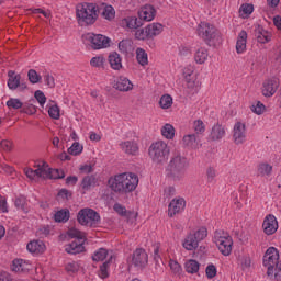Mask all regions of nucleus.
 I'll list each match as a JSON object with an SVG mask.
<instances>
[{"mask_svg":"<svg viewBox=\"0 0 281 281\" xmlns=\"http://www.w3.org/2000/svg\"><path fill=\"white\" fill-rule=\"evenodd\" d=\"M245 49H247V31H241L237 37L236 52L243 54Z\"/></svg>","mask_w":281,"mask_h":281,"instance_id":"obj_29","label":"nucleus"},{"mask_svg":"<svg viewBox=\"0 0 281 281\" xmlns=\"http://www.w3.org/2000/svg\"><path fill=\"white\" fill-rule=\"evenodd\" d=\"M100 14L105 19L106 21H113L115 19V9L113 5H109L106 3H102L99 5Z\"/></svg>","mask_w":281,"mask_h":281,"instance_id":"obj_24","label":"nucleus"},{"mask_svg":"<svg viewBox=\"0 0 281 281\" xmlns=\"http://www.w3.org/2000/svg\"><path fill=\"white\" fill-rule=\"evenodd\" d=\"M132 265L138 269H144L148 265V254L143 248H137L132 257Z\"/></svg>","mask_w":281,"mask_h":281,"instance_id":"obj_11","label":"nucleus"},{"mask_svg":"<svg viewBox=\"0 0 281 281\" xmlns=\"http://www.w3.org/2000/svg\"><path fill=\"white\" fill-rule=\"evenodd\" d=\"M48 115L52 117V120H58L60 117V108L57 105H52L48 109Z\"/></svg>","mask_w":281,"mask_h":281,"instance_id":"obj_52","label":"nucleus"},{"mask_svg":"<svg viewBox=\"0 0 281 281\" xmlns=\"http://www.w3.org/2000/svg\"><path fill=\"white\" fill-rule=\"evenodd\" d=\"M108 60L111 69H114V71L122 69V56L117 52L110 53Z\"/></svg>","mask_w":281,"mask_h":281,"instance_id":"obj_23","label":"nucleus"},{"mask_svg":"<svg viewBox=\"0 0 281 281\" xmlns=\"http://www.w3.org/2000/svg\"><path fill=\"white\" fill-rule=\"evenodd\" d=\"M123 151L126 153V155H137L139 151V146H137V143L133 140L123 142L120 144Z\"/></svg>","mask_w":281,"mask_h":281,"instance_id":"obj_27","label":"nucleus"},{"mask_svg":"<svg viewBox=\"0 0 281 281\" xmlns=\"http://www.w3.org/2000/svg\"><path fill=\"white\" fill-rule=\"evenodd\" d=\"M247 138L245 124L241 122H237L234 125L233 130V139L235 144H245V139Z\"/></svg>","mask_w":281,"mask_h":281,"instance_id":"obj_13","label":"nucleus"},{"mask_svg":"<svg viewBox=\"0 0 281 281\" xmlns=\"http://www.w3.org/2000/svg\"><path fill=\"white\" fill-rule=\"evenodd\" d=\"M119 50L122 54H128L131 52V41L128 40H123L119 43Z\"/></svg>","mask_w":281,"mask_h":281,"instance_id":"obj_50","label":"nucleus"},{"mask_svg":"<svg viewBox=\"0 0 281 281\" xmlns=\"http://www.w3.org/2000/svg\"><path fill=\"white\" fill-rule=\"evenodd\" d=\"M209 137L212 142H221L225 137V127L218 123L213 125Z\"/></svg>","mask_w":281,"mask_h":281,"instance_id":"obj_21","label":"nucleus"},{"mask_svg":"<svg viewBox=\"0 0 281 281\" xmlns=\"http://www.w3.org/2000/svg\"><path fill=\"white\" fill-rule=\"evenodd\" d=\"M34 98H35V100H37V102L41 104V106H43L45 104V102H47V97H45V93L41 90L35 91Z\"/></svg>","mask_w":281,"mask_h":281,"instance_id":"obj_53","label":"nucleus"},{"mask_svg":"<svg viewBox=\"0 0 281 281\" xmlns=\"http://www.w3.org/2000/svg\"><path fill=\"white\" fill-rule=\"evenodd\" d=\"M69 238H77L78 241H72L65 247L67 254L76 256V254H82L85 251V233L78 231V228H69L67 231Z\"/></svg>","mask_w":281,"mask_h":281,"instance_id":"obj_5","label":"nucleus"},{"mask_svg":"<svg viewBox=\"0 0 281 281\" xmlns=\"http://www.w3.org/2000/svg\"><path fill=\"white\" fill-rule=\"evenodd\" d=\"M161 135L162 137H166V139H173L175 138V126L171 124H165V126L161 128Z\"/></svg>","mask_w":281,"mask_h":281,"instance_id":"obj_39","label":"nucleus"},{"mask_svg":"<svg viewBox=\"0 0 281 281\" xmlns=\"http://www.w3.org/2000/svg\"><path fill=\"white\" fill-rule=\"evenodd\" d=\"M169 267L173 273H181V265L179 262L171 260Z\"/></svg>","mask_w":281,"mask_h":281,"instance_id":"obj_60","label":"nucleus"},{"mask_svg":"<svg viewBox=\"0 0 281 281\" xmlns=\"http://www.w3.org/2000/svg\"><path fill=\"white\" fill-rule=\"evenodd\" d=\"M160 109H170L172 106V97L170 94H164L159 100Z\"/></svg>","mask_w":281,"mask_h":281,"instance_id":"obj_42","label":"nucleus"},{"mask_svg":"<svg viewBox=\"0 0 281 281\" xmlns=\"http://www.w3.org/2000/svg\"><path fill=\"white\" fill-rule=\"evenodd\" d=\"M26 249L30 254H43V251H45V243H43V240L30 241L26 245Z\"/></svg>","mask_w":281,"mask_h":281,"instance_id":"obj_28","label":"nucleus"},{"mask_svg":"<svg viewBox=\"0 0 281 281\" xmlns=\"http://www.w3.org/2000/svg\"><path fill=\"white\" fill-rule=\"evenodd\" d=\"M273 170V167L269 164L261 162L257 167V175L259 177H265L271 175V171Z\"/></svg>","mask_w":281,"mask_h":281,"instance_id":"obj_37","label":"nucleus"},{"mask_svg":"<svg viewBox=\"0 0 281 281\" xmlns=\"http://www.w3.org/2000/svg\"><path fill=\"white\" fill-rule=\"evenodd\" d=\"M193 128H194V135H203V133H205V124L201 121V120H198V121H194L193 123Z\"/></svg>","mask_w":281,"mask_h":281,"instance_id":"obj_46","label":"nucleus"},{"mask_svg":"<svg viewBox=\"0 0 281 281\" xmlns=\"http://www.w3.org/2000/svg\"><path fill=\"white\" fill-rule=\"evenodd\" d=\"M146 38H150L148 37V30L145 27L144 29H138L135 31V40L136 41H146Z\"/></svg>","mask_w":281,"mask_h":281,"instance_id":"obj_51","label":"nucleus"},{"mask_svg":"<svg viewBox=\"0 0 281 281\" xmlns=\"http://www.w3.org/2000/svg\"><path fill=\"white\" fill-rule=\"evenodd\" d=\"M44 82L49 87V89H54L56 87V81L54 79V76L47 74L44 76Z\"/></svg>","mask_w":281,"mask_h":281,"instance_id":"obj_58","label":"nucleus"},{"mask_svg":"<svg viewBox=\"0 0 281 281\" xmlns=\"http://www.w3.org/2000/svg\"><path fill=\"white\" fill-rule=\"evenodd\" d=\"M279 260L280 252L278 251V248H268L263 256V267H268L267 276H273V269H276V265Z\"/></svg>","mask_w":281,"mask_h":281,"instance_id":"obj_10","label":"nucleus"},{"mask_svg":"<svg viewBox=\"0 0 281 281\" xmlns=\"http://www.w3.org/2000/svg\"><path fill=\"white\" fill-rule=\"evenodd\" d=\"M214 243L222 256H229L232 254V245H234V240L227 233L215 231Z\"/></svg>","mask_w":281,"mask_h":281,"instance_id":"obj_7","label":"nucleus"},{"mask_svg":"<svg viewBox=\"0 0 281 281\" xmlns=\"http://www.w3.org/2000/svg\"><path fill=\"white\" fill-rule=\"evenodd\" d=\"M82 150H85V147L82 145H80L78 142H75L68 148V155H72L74 157H77V155L82 154Z\"/></svg>","mask_w":281,"mask_h":281,"instance_id":"obj_43","label":"nucleus"},{"mask_svg":"<svg viewBox=\"0 0 281 281\" xmlns=\"http://www.w3.org/2000/svg\"><path fill=\"white\" fill-rule=\"evenodd\" d=\"M239 12H240V16H243V19H246V16H249V14L254 13V4H249V3L241 4V7L239 8Z\"/></svg>","mask_w":281,"mask_h":281,"instance_id":"obj_44","label":"nucleus"},{"mask_svg":"<svg viewBox=\"0 0 281 281\" xmlns=\"http://www.w3.org/2000/svg\"><path fill=\"white\" fill-rule=\"evenodd\" d=\"M255 36L258 43H261V44L269 43L271 41V33H269V31L265 30L260 25H258L255 29Z\"/></svg>","mask_w":281,"mask_h":281,"instance_id":"obj_22","label":"nucleus"},{"mask_svg":"<svg viewBox=\"0 0 281 281\" xmlns=\"http://www.w3.org/2000/svg\"><path fill=\"white\" fill-rule=\"evenodd\" d=\"M34 99H31L29 103L24 105V113H29L30 115H34L36 113V106H34Z\"/></svg>","mask_w":281,"mask_h":281,"instance_id":"obj_57","label":"nucleus"},{"mask_svg":"<svg viewBox=\"0 0 281 281\" xmlns=\"http://www.w3.org/2000/svg\"><path fill=\"white\" fill-rule=\"evenodd\" d=\"M112 262H113V255L110 256L109 260H106L105 262H103V263L100 266V269H99V277H100L102 280H106V278H109V267L111 266Z\"/></svg>","mask_w":281,"mask_h":281,"instance_id":"obj_33","label":"nucleus"},{"mask_svg":"<svg viewBox=\"0 0 281 281\" xmlns=\"http://www.w3.org/2000/svg\"><path fill=\"white\" fill-rule=\"evenodd\" d=\"M263 232L267 234V236H271L278 232V220H276V216L272 214H269L263 220Z\"/></svg>","mask_w":281,"mask_h":281,"instance_id":"obj_12","label":"nucleus"},{"mask_svg":"<svg viewBox=\"0 0 281 281\" xmlns=\"http://www.w3.org/2000/svg\"><path fill=\"white\" fill-rule=\"evenodd\" d=\"M205 273H206V278H209V280H212V278H216V273H217L216 266L209 265L206 267Z\"/></svg>","mask_w":281,"mask_h":281,"instance_id":"obj_56","label":"nucleus"},{"mask_svg":"<svg viewBox=\"0 0 281 281\" xmlns=\"http://www.w3.org/2000/svg\"><path fill=\"white\" fill-rule=\"evenodd\" d=\"M252 113H256V115H262L266 111V106L262 104V102L257 101L255 104L250 106Z\"/></svg>","mask_w":281,"mask_h":281,"instance_id":"obj_48","label":"nucleus"},{"mask_svg":"<svg viewBox=\"0 0 281 281\" xmlns=\"http://www.w3.org/2000/svg\"><path fill=\"white\" fill-rule=\"evenodd\" d=\"M106 256H109V250H106V248H99L92 256V260L94 262H102L106 260Z\"/></svg>","mask_w":281,"mask_h":281,"instance_id":"obj_38","label":"nucleus"},{"mask_svg":"<svg viewBox=\"0 0 281 281\" xmlns=\"http://www.w3.org/2000/svg\"><path fill=\"white\" fill-rule=\"evenodd\" d=\"M196 240L201 243V240H205L207 238V228L206 227H200L195 233H193Z\"/></svg>","mask_w":281,"mask_h":281,"instance_id":"obj_49","label":"nucleus"},{"mask_svg":"<svg viewBox=\"0 0 281 281\" xmlns=\"http://www.w3.org/2000/svg\"><path fill=\"white\" fill-rule=\"evenodd\" d=\"M182 246L184 247V249H187V251H194V249L199 247V241L196 240L195 236L192 233H190L186 237Z\"/></svg>","mask_w":281,"mask_h":281,"instance_id":"obj_30","label":"nucleus"},{"mask_svg":"<svg viewBox=\"0 0 281 281\" xmlns=\"http://www.w3.org/2000/svg\"><path fill=\"white\" fill-rule=\"evenodd\" d=\"M77 221L80 225H86L87 227H98L101 221L100 213L93 209H81L78 212Z\"/></svg>","mask_w":281,"mask_h":281,"instance_id":"obj_6","label":"nucleus"},{"mask_svg":"<svg viewBox=\"0 0 281 281\" xmlns=\"http://www.w3.org/2000/svg\"><path fill=\"white\" fill-rule=\"evenodd\" d=\"M27 78H29V81L31 82V85H38V82H41V80H43V77L41 75H38V72H36L35 69H30L27 71Z\"/></svg>","mask_w":281,"mask_h":281,"instance_id":"obj_41","label":"nucleus"},{"mask_svg":"<svg viewBox=\"0 0 281 281\" xmlns=\"http://www.w3.org/2000/svg\"><path fill=\"white\" fill-rule=\"evenodd\" d=\"M194 59L199 65H203V63L207 60V49L199 48L195 53Z\"/></svg>","mask_w":281,"mask_h":281,"instance_id":"obj_40","label":"nucleus"},{"mask_svg":"<svg viewBox=\"0 0 281 281\" xmlns=\"http://www.w3.org/2000/svg\"><path fill=\"white\" fill-rule=\"evenodd\" d=\"M0 146L7 153H10V150H12V142L10 140H1Z\"/></svg>","mask_w":281,"mask_h":281,"instance_id":"obj_64","label":"nucleus"},{"mask_svg":"<svg viewBox=\"0 0 281 281\" xmlns=\"http://www.w3.org/2000/svg\"><path fill=\"white\" fill-rule=\"evenodd\" d=\"M116 91H131L133 89V83L126 77H120L113 85Z\"/></svg>","mask_w":281,"mask_h":281,"instance_id":"obj_26","label":"nucleus"},{"mask_svg":"<svg viewBox=\"0 0 281 281\" xmlns=\"http://www.w3.org/2000/svg\"><path fill=\"white\" fill-rule=\"evenodd\" d=\"M121 27H127L128 30H138L144 23L137 16H127L120 22Z\"/></svg>","mask_w":281,"mask_h":281,"instance_id":"obj_17","label":"nucleus"},{"mask_svg":"<svg viewBox=\"0 0 281 281\" xmlns=\"http://www.w3.org/2000/svg\"><path fill=\"white\" fill-rule=\"evenodd\" d=\"M138 184L139 178L135 173H121L108 180V186L111 190H113V192H119L120 194L133 192Z\"/></svg>","mask_w":281,"mask_h":281,"instance_id":"obj_2","label":"nucleus"},{"mask_svg":"<svg viewBox=\"0 0 281 281\" xmlns=\"http://www.w3.org/2000/svg\"><path fill=\"white\" fill-rule=\"evenodd\" d=\"M136 60L142 67H146L148 65V54L144 48H137L136 49Z\"/></svg>","mask_w":281,"mask_h":281,"instance_id":"obj_35","label":"nucleus"},{"mask_svg":"<svg viewBox=\"0 0 281 281\" xmlns=\"http://www.w3.org/2000/svg\"><path fill=\"white\" fill-rule=\"evenodd\" d=\"M33 173L35 178L37 177L38 179H47V169L43 167H37V169L33 170Z\"/></svg>","mask_w":281,"mask_h":281,"instance_id":"obj_54","label":"nucleus"},{"mask_svg":"<svg viewBox=\"0 0 281 281\" xmlns=\"http://www.w3.org/2000/svg\"><path fill=\"white\" fill-rule=\"evenodd\" d=\"M198 34L201 36L204 41L210 43L211 41H220L221 40V33L216 27L210 23L202 22L198 27Z\"/></svg>","mask_w":281,"mask_h":281,"instance_id":"obj_9","label":"nucleus"},{"mask_svg":"<svg viewBox=\"0 0 281 281\" xmlns=\"http://www.w3.org/2000/svg\"><path fill=\"white\" fill-rule=\"evenodd\" d=\"M57 196H60L61 199H66L68 201V199H71V191L67 189H61L59 190Z\"/></svg>","mask_w":281,"mask_h":281,"instance_id":"obj_63","label":"nucleus"},{"mask_svg":"<svg viewBox=\"0 0 281 281\" xmlns=\"http://www.w3.org/2000/svg\"><path fill=\"white\" fill-rule=\"evenodd\" d=\"M82 38L83 43L90 45L92 49H104L111 46V40L102 34L87 33Z\"/></svg>","mask_w":281,"mask_h":281,"instance_id":"obj_8","label":"nucleus"},{"mask_svg":"<svg viewBox=\"0 0 281 281\" xmlns=\"http://www.w3.org/2000/svg\"><path fill=\"white\" fill-rule=\"evenodd\" d=\"M30 263L25 262L23 259H14L11 265V271L15 273H27L30 271Z\"/></svg>","mask_w":281,"mask_h":281,"instance_id":"obj_20","label":"nucleus"},{"mask_svg":"<svg viewBox=\"0 0 281 281\" xmlns=\"http://www.w3.org/2000/svg\"><path fill=\"white\" fill-rule=\"evenodd\" d=\"M186 210V200L183 198L173 199L168 206V215L170 217L179 214V212H183Z\"/></svg>","mask_w":281,"mask_h":281,"instance_id":"obj_16","label":"nucleus"},{"mask_svg":"<svg viewBox=\"0 0 281 281\" xmlns=\"http://www.w3.org/2000/svg\"><path fill=\"white\" fill-rule=\"evenodd\" d=\"M148 155L154 164L164 166L170 157V147L164 140L155 142L149 146Z\"/></svg>","mask_w":281,"mask_h":281,"instance_id":"obj_4","label":"nucleus"},{"mask_svg":"<svg viewBox=\"0 0 281 281\" xmlns=\"http://www.w3.org/2000/svg\"><path fill=\"white\" fill-rule=\"evenodd\" d=\"M7 106L9 109H15V110L23 109V102H21V100L19 99L11 98L7 101Z\"/></svg>","mask_w":281,"mask_h":281,"instance_id":"obj_47","label":"nucleus"},{"mask_svg":"<svg viewBox=\"0 0 281 281\" xmlns=\"http://www.w3.org/2000/svg\"><path fill=\"white\" fill-rule=\"evenodd\" d=\"M148 38H155V36H159L161 32H164V25L161 23H151L146 26Z\"/></svg>","mask_w":281,"mask_h":281,"instance_id":"obj_31","label":"nucleus"},{"mask_svg":"<svg viewBox=\"0 0 281 281\" xmlns=\"http://www.w3.org/2000/svg\"><path fill=\"white\" fill-rule=\"evenodd\" d=\"M46 179H65V171L63 169H46Z\"/></svg>","mask_w":281,"mask_h":281,"instance_id":"obj_36","label":"nucleus"},{"mask_svg":"<svg viewBox=\"0 0 281 281\" xmlns=\"http://www.w3.org/2000/svg\"><path fill=\"white\" fill-rule=\"evenodd\" d=\"M99 183L98 177L95 175H88L81 180V189L83 192H89L93 190Z\"/></svg>","mask_w":281,"mask_h":281,"instance_id":"obj_18","label":"nucleus"},{"mask_svg":"<svg viewBox=\"0 0 281 281\" xmlns=\"http://www.w3.org/2000/svg\"><path fill=\"white\" fill-rule=\"evenodd\" d=\"M114 211L116 214H120V216H125V214H128V210H126V207L120 203L114 204Z\"/></svg>","mask_w":281,"mask_h":281,"instance_id":"obj_59","label":"nucleus"},{"mask_svg":"<svg viewBox=\"0 0 281 281\" xmlns=\"http://www.w3.org/2000/svg\"><path fill=\"white\" fill-rule=\"evenodd\" d=\"M8 87L11 91H16L19 89V85H21V75L18 74L14 70H9L8 71Z\"/></svg>","mask_w":281,"mask_h":281,"instance_id":"obj_19","label":"nucleus"},{"mask_svg":"<svg viewBox=\"0 0 281 281\" xmlns=\"http://www.w3.org/2000/svg\"><path fill=\"white\" fill-rule=\"evenodd\" d=\"M190 168V161L181 151H173L169 164L166 167V177L170 181L179 182L186 179V172Z\"/></svg>","mask_w":281,"mask_h":281,"instance_id":"obj_1","label":"nucleus"},{"mask_svg":"<svg viewBox=\"0 0 281 281\" xmlns=\"http://www.w3.org/2000/svg\"><path fill=\"white\" fill-rule=\"evenodd\" d=\"M104 57L102 56H98V57H93L91 60H90V65L91 67H103L104 66Z\"/></svg>","mask_w":281,"mask_h":281,"instance_id":"obj_55","label":"nucleus"},{"mask_svg":"<svg viewBox=\"0 0 281 281\" xmlns=\"http://www.w3.org/2000/svg\"><path fill=\"white\" fill-rule=\"evenodd\" d=\"M55 223H67L70 218L69 209H61L57 211L54 215Z\"/></svg>","mask_w":281,"mask_h":281,"instance_id":"obj_32","label":"nucleus"},{"mask_svg":"<svg viewBox=\"0 0 281 281\" xmlns=\"http://www.w3.org/2000/svg\"><path fill=\"white\" fill-rule=\"evenodd\" d=\"M156 15H157V10H155V7H153V4H145L138 11V19H140V21L150 22L155 19Z\"/></svg>","mask_w":281,"mask_h":281,"instance_id":"obj_15","label":"nucleus"},{"mask_svg":"<svg viewBox=\"0 0 281 281\" xmlns=\"http://www.w3.org/2000/svg\"><path fill=\"white\" fill-rule=\"evenodd\" d=\"M100 5L95 3L83 2L77 4L76 18L81 27L93 25L100 16Z\"/></svg>","mask_w":281,"mask_h":281,"instance_id":"obj_3","label":"nucleus"},{"mask_svg":"<svg viewBox=\"0 0 281 281\" xmlns=\"http://www.w3.org/2000/svg\"><path fill=\"white\" fill-rule=\"evenodd\" d=\"M78 269H79V267H78V263H76V262L66 265V271L68 273H78Z\"/></svg>","mask_w":281,"mask_h":281,"instance_id":"obj_61","label":"nucleus"},{"mask_svg":"<svg viewBox=\"0 0 281 281\" xmlns=\"http://www.w3.org/2000/svg\"><path fill=\"white\" fill-rule=\"evenodd\" d=\"M184 79L187 82L188 89H194L196 87V77L193 76V72H184Z\"/></svg>","mask_w":281,"mask_h":281,"instance_id":"obj_45","label":"nucleus"},{"mask_svg":"<svg viewBox=\"0 0 281 281\" xmlns=\"http://www.w3.org/2000/svg\"><path fill=\"white\" fill-rule=\"evenodd\" d=\"M177 192V189H175V187H167L164 190V196H166V199H170V196H175Z\"/></svg>","mask_w":281,"mask_h":281,"instance_id":"obj_62","label":"nucleus"},{"mask_svg":"<svg viewBox=\"0 0 281 281\" xmlns=\"http://www.w3.org/2000/svg\"><path fill=\"white\" fill-rule=\"evenodd\" d=\"M280 81L278 79H268L263 82L262 94L265 98H271L278 91Z\"/></svg>","mask_w":281,"mask_h":281,"instance_id":"obj_14","label":"nucleus"},{"mask_svg":"<svg viewBox=\"0 0 281 281\" xmlns=\"http://www.w3.org/2000/svg\"><path fill=\"white\" fill-rule=\"evenodd\" d=\"M182 142L187 148L196 149L199 148V142H201V138H199V135L196 134H189L183 136Z\"/></svg>","mask_w":281,"mask_h":281,"instance_id":"obj_25","label":"nucleus"},{"mask_svg":"<svg viewBox=\"0 0 281 281\" xmlns=\"http://www.w3.org/2000/svg\"><path fill=\"white\" fill-rule=\"evenodd\" d=\"M200 267L201 265L199 263V261L194 259H190L184 263V269L187 273H199Z\"/></svg>","mask_w":281,"mask_h":281,"instance_id":"obj_34","label":"nucleus"}]
</instances>
